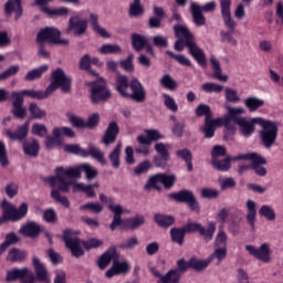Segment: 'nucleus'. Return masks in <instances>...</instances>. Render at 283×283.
Here are the masks:
<instances>
[{
    "instance_id": "f8f14e48",
    "label": "nucleus",
    "mask_w": 283,
    "mask_h": 283,
    "mask_svg": "<svg viewBox=\"0 0 283 283\" xmlns=\"http://www.w3.org/2000/svg\"><path fill=\"white\" fill-rule=\"evenodd\" d=\"M232 160H251V168L254 170L256 176L264 177L266 176V168L263 165H266V158L258 153H245L240 154L232 158Z\"/></svg>"
},
{
    "instance_id": "774afa93",
    "label": "nucleus",
    "mask_w": 283,
    "mask_h": 283,
    "mask_svg": "<svg viewBox=\"0 0 283 283\" xmlns=\"http://www.w3.org/2000/svg\"><path fill=\"white\" fill-rule=\"evenodd\" d=\"M163 96L164 105L167 107V109H170V112H178V104H176V99L168 94H163Z\"/></svg>"
},
{
    "instance_id": "13d9d810",
    "label": "nucleus",
    "mask_w": 283,
    "mask_h": 283,
    "mask_svg": "<svg viewBox=\"0 0 283 283\" xmlns=\"http://www.w3.org/2000/svg\"><path fill=\"white\" fill-rule=\"evenodd\" d=\"M51 198H53L55 202H60L62 207L70 209V200H67V197L61 196V191H59L57 189H53L51 191Z\"/></svg>"
},
{
    "instance_id": "c9c22d12",
    "label": "nucleus",
    "mask_w": 283,
    "mask_h": 283,
    "mask_svg": "<svg viewBox=\"0 0 283 283\" xmlns=\"http://www.w3.org/2000/svg\"><path fill=\"white\" fill-rule=\"evenodd\" d=\"M149 43V39L145 35L134 33L132 35V45L136 52H140L142 50H145V45Z\"/></svg>"
},
{
    "instance_id": "6e6d98bb",
    "label": "nucleus",
    "mask_w": 283,
    "mask_h": 283,
    "mask_svg": "<svg viewBox=\"0 0 283 283\" xmlns=\"http://www.w3.org/2000/svg\"><path fill=\"white\" fill-rule=\"evenodd\" d=\"M212 166L218 171H229V169H231V158L228 157L223 160L213 159Z\"/></svg>"
},
{
    "instance_id": "338daca9",
    "label": "nucleus",
    "mask_w": 283,
    "mask_h": 283,
    "mask_svg": "<svg viewBox=\"0 0 283 283\" xmlns=\"http://www.w3.org/2000/svg\"><path fill=\"white\" fill-rule=\"evenodd\" d=\"M19 73V65H12L7 69L4 72L0 73V81H8V78H12L15 74Z\"/></svg>"
},
{
    "instance_id": "2f4dec72",
    "label": "nucleus",
    "mask_w": 283,
    "mask_h": 283,
    "mask_svg": "<svg viewBox=\"0 0 283 283\" xmlns=\"http://www.w3.org/2000/svg\"><path fill=\"white\" fill-rule=\"evenodd\" d=\"M123 150V143L118 142L115 148L108 154V160L113 169H118L120 167V151Z\"/></svg>"
},
{
    "instance_id": "2eb2a0df",
    "label": "nucleus",
    "mask_w": 283,
    "mask_h": 283,
    "mask_svg": "<svg viewBox=\"0 0 283 283\" xmlns=\"http://www.w3.org/2000/svg\"><path fill=\"white\" fill-rule=\"evenodd\" d=\"M17 280H20V283H34L36 282V276L28 268H13L7 271L6 282L12 283L17 282Z\"/></svg>"
},
{
    "instance_id": "f257e3e1",
    "label": "nucleus",
    "mask_w": 283,
    "mask_h": 283,
    "mask_svg": "<svg viewBox=\"0 0 283 283\" xmlns=\"http://www.w3.org/2000/svg\"><path fill=\"white\" fill-rule=\"evenodd\" d=\"M81 171H84L86 180H95L98 178V170L90 164H82L77 167L64 168L60 166L55 168V176L46 178L50 187H57L59 191L67 193L73 185V178H81Z\"/></svg>"
},
{
    "instance_id": "c03bdc74",
    "label": "nucleus",
    "mask_w": 283,
    "mask_h": 283,
    "mask_svg": "<svg viewBox=\"0 0 283 283\" xmlns=\"http://www.w3.org/2000/svg\"><path fill=\"white\" fill-rule=\"evenodd\" d=\"M99 54L107 55V54H123V49L118 44H103L98 49Z\"/></svg>"
},
{
    "instance_id": "c756f323",
    "label": "nucleus",
    "mask_w": 283,
    "mask_h": 283,
    "mask_svg": "<svg viewBox=\"0 0 283 283\" xmlns=\"http://www.w3.org/2000/svg\"><path fill=\"white\" fill-rule=\"evenodd\" d=\"M88 21L92 25L93 31H95L96 34L102 36L103 39H109L112 35L107 30L98 23V15L96 13H91Z\"/></svg>"
},
{
    "instance_id": "f3484780",
    "label": "nucleus",
    "mask_w": 283,
    "mask_h": 283,
    "mask_svg": "<svg viewBox=\"0 0 283 283\" xmlns=\"http://www.w3.org/2000/svg\"><path fill=\"white\" fill-rule=\"evenodd\" d=\"M87 32V20L81 19L78 15H73L69 19L66 34H74V36H83Z\"/></svg>"
},
{
    "instance_id": "ea45409f",
    "label": "nucleus",
    "mask_w": 283,
    "mask_h": 283,
    "mask_svg": "<svg viewBox=\"0 0 283 283\" xmlns=\"http://www.w3.org/2000/svg\"><path fill=\"white\" fill-rule=\"evenodd\" d=\"M48 70H49L48 64H44L38 69H33L27 73V75L24 76V81H29V82L36 81V78H41V76H43V74H45Z\"/></svg>"
},
{
    "instance_id": "8fccbe9b",
    "label": "nucleus",
    "mask_w": 283,
    "mask_h": 283,
    "mask_svg": "<svg viewBox=\"0 0 283 283\" xmlns=\"http://www.w3.org/2000/svg\"><path fill=\"white\" fill-rule=\"evenodd\" d=\"M129 17H142L145 14V7L140 3V0H134L133 3L129 4Z\"/></svg>"
},
{
    "instance_id": "7ed1b4c3",
    "label": "nucleus",
    "mask_w": 283,
    "mask_h": 283,
    "mask_svg": "<svg viewBox=\"0 0 283 283\" xmlns=\"http://www.w3.org/2000/svg\"><path fill=\"white\" fill-rule=\"evenodd\" d=\"M63 240L65 247L69 248L73 258H81L85 255L83 251V245L87 250L90 249H98V247H103V241L98 239H90L88 241H81L78 237H76V232L73 230L66 229L64 230Z\"/></svg>"
},
{
    "instance_id": "bf43d9fd",
    "label": "nucleus",
    "mask_w": 283,
    "mask_h": 283,
    "mask_svg": "<svg viewBox=\"0 0 283 283\" xmlns=\"http://www.w3.org/2000/svg\"><path fill=\"white\" fill-rule=\"evenodd\" d=\"M196 116H205L206 119L205 120H211L212 118V114H211V107L207 104H200L197 108H196Z\"/></svg>"
},
{
    "instance_id": "58836bf2",
    "label": "nucleus",
    "mask_w": 283,
    "mask_h": 283,
    "mask_svg": "<svg viewBox=\"0 0 283 283\" xmlns=\"http://www.w3.org/2000/svg\"><path fill=\"white\" fill-rule=\"evenodd\" d=\"M216 233V222L211 221L208 223V228L201 226L199 234L206 242H211L213 240V234Z\"/></svg>"
},
{
    "instance_id": "cd10ccee",
    "label": "nucleus",
    "mask_w": 283,
    "mask_h": 283,
    "mask_svg": "<svg viewBox=\"0 0 283 283\" xmlns=\"http://www.w3.org/2000/svg\"><path fill=\"white\" fill-rule=\"evenodd\" d=\"M19 233H22L25 238H39V233H41V226L34 221H30L19 230Z\"/></svg>"
},
{
    "instance_id": "20e7f679",
    "label": "nucleus",
    "mask_w": 283,
    "mask_h": 283,
    "mask_svg": "<svg viewBox=\"0 0 283 283\" xmlns=\"http://www.w3.org/2000/svg\"><path fill=\"white\" fill-rule=\"evenodd\" d=\"M260 125L259 140L263 149L271 150L277 145V136L280 135V123L269 119H254Z\"/></svg>"
},
{
    "instance_id": "5fc2aeb1",
    "label": "nucleus",
    "mask_w": 283,
    "mask_h": 283,
    "mask_svg": "<svg viewBox=\"0 0 283 283\" xmlns=\"http://www.w3.org/2000/svg\"><path fill=\"white\" fill-rule=\"evenodd\" d=\"M45 14H48V17H67V14H70V9H67L66 7H61V8H49V9H44Z\"/></svg>"
},
{
    "instance_id": "f704fd0d",
    "label": "nucleus",
    "mask_w": 283,
    "mask_h": 283,
    "mask_svg": "<svg viewBox=\"0 0 283 283\" xmlns=\"http://www.w3.org/2000/svg\"><path fill=\"white\" fill-rule=\"evenodd\" d=\"M243 103L249 112H258L260 107H264V99L255 96L247 97Z\"/></svg>"
},
{
    "instance_id": "0eeeda50",
    "label": "nucleus",
    "mask_w": 283,
    "mask_h": 283,
    "mask_svg": "<svg viewBox=\"0 0 283 283\" xmlns=\"http://www.w3.org/2000/svg\"><path fill=\"white\" fill-rule=\"evenodd\" d=\"M52 83L46 87L44 91V94H46V98L49 96H52L59 87H61L62 92L65 94L70 93L72 90V78L65 75V72H63L61 69H56L52 73Z\"/></svg>"
},
{
    "instance_id": "bb28decb",
    "label": "nucleus",
    "mask_w": 283,
    "mask_h": 283,
    "mask_svg": "<svg viewBox=\"0 0 283 283\" xmlns=\"http://www.w3.org/2000/svg\"><path fill=\"white\" fill-rule=\"evenodd\" d=\"M223 125L222 119H205V126L201 128L205 138H213L216 134V127Z\"/></svg>"
},
{
    "instance_id": "49530a36",
    "label": "nucleus",
    "mask_w": 283,
    "mask_h": 283,
    "mask_svg": "<svg viewBox=\"0 0 283 283\" xmlns=\"http://www.w3.org/2000/svg\"><path fill=\"white\" fill-rule=\"evenodd\" d=\"M160 86L174 92L178 87V82L170 74H165L160 80Z\"/></svg>"
},
{
    "instance_id": "603ef678",
    "label": "nucleus",
    "mask_w": 283,
    "mask_h": 283,
    "mask_svg": "<svg viewBox=\"0 0 283 283\" xmlns=\"http://www.w3.org/2000/svg\"><path fill=\"white\" fill-rule=\"evenodd\" d=\"M210 262L218 260V264H221L223 260H227V248H214L213 253L208 258Z\"/></svg>"
},
{
    "instance_id": "6ab92c4d",
    "label": "nucleus",
    "mask_w": 283,
    "mask_h": 283,
    "mask_svg": "<svg viewBox=\"0 0 283 283\" xmlns=\"http://www.w3.org/2000/svg\"><path fill=\"white\" fill-rule=\"evenodd\" d=\"M120 133V128L116 122H111L104 133L102 138V144L105 147H109V145H114L116 143V138H118V134Z\"/></svg>"
},
{
    "instance_id": "a18cd8bd",
    "label": "nucleus",
    "mask_w": 283,
    "mask_h": 283,
    "mask_svg": "<svg viewBox=\"0 0 283 283\" xmlns=\"http://www.w3.org/2000/svg\"><path fill=\"white\" fill-rule=\"evenodd\" d=\"M271 249L269 244H261L260 249L256 250V260H261L262 262H271Z\"/></svg>"
},
{
    "instance_id": "f03ea898",
    "label": "nucleus",
    "mask_w": 283,
    "mask_h": 283,
    "mask_svg": "<svg viewBox=\"0 0 283 283\" xmlns=\"http://www.w3.org/2000/svg\"><path fill=\"white\" fill-rule=\"evenodd\" d=\"M174 32L179 41L185 42L190 56H192L201 67H205L207 65V55H205V51L196 43V36L189 31V28L182 24H176Z\"/></svg>"
},
{
    "instance_id": "37998d69",
    "label": "nucleus",
    "mask_w": 283,
    "mask_h": 283,
    "mask_svg": "<svg viewBox=\"0 0 283 283\" xmlns=\"http://www.w3.org/2000/svg\"><path fill=\"white\" fill-rule=\"evenodd\" d=\"M71 186H73L74 192L83 191L88 198H94L96 196V191H94V186L92 185H85L83 182L74 184L73 181V185Z\"/></svg>"
},
{
    "instance_id": "dca6fc26",
    "label": "nucleus",
    "mask_w": 283,
    "mask_h": 283,
    "mask_svg": "<svg viewBox=\"0 0 283 283\" xmlns=\"http://www.w3.org/2000/svg\"><path fill=\"white\" fill-rule=\"evenodd\" d=\"M169 197L172 198V200H176V202H184L185 205H188L190 211L200 213V203L191 190H180L169 195Z\"/></svg>"
},
{
    "instance_id": "4468645a",
    "label": "nucleus",
    "mask_w": 283,
    "mask_h": 283,
    "mask_svg": "<svg viewBox=\"0 0 283 283\" xmlns=\"http://www.w3.org/2000/svg\"><path fill=\"white\" fill-rule=\"evenodd\" d=\"M90 85L91 102L95 105H98L99 103H106V101H109V98H112V92L108 91L105 81L101 80L92 82Z\"/></svg>"
},
{
    "instance_id": "4c0bfd02",
    "label": "nucleus",
    "mask_w": 283,
    "mask_h": 283,
    "mask_svg": "<svg viewBox=\"0 0 283 283\" xmlns=\"http://www.w3.org/2000/svg\"><path fill=\"white\" fill-rule=\"evenodd\" d=\"M176 156L186 163L188 171H193V164L191 163V160H193V155L189 149H179L176 151Z\"/></svg>"
},
{
    "instance_id": "9b49d317",
    "label": "nucleus",
    "mask_w": 283,
    "mask_h": 283,
    "mask_svg": "<svg viewBox=\"0 0 283 283\" xmlns=\"http://www.w3.org/2000/svg\"><path fill=\"white\" fill-rule=\"evenodd\" d=\"M216 1H210L202 7L197 2L190 3V14L192 17V22L197 28H202V25H207V18L202 12H214L217 8Z\"/></svg>"
},
{
    "instance_id": "a878e982",
    "label": "nucleus",
    "mask_w": 283,
    "mask_h": 283,
    "mask_svg": "<svg viewBox=\"0 0 283 283\" xmlns=\"http://www.w3.org/2000/svg\"><path fill=\"white\" fill-rule=\"evenodd\" d=\"M258 119H263L262 117H253L251 120H242L240 124H238L239 129L245 138H249L255 132V125H258Z\"/></svg>"
},
{
    "instance_id": "423d86ee",
    "label": "nucleus",
    "mask_w": 283,
    "mask_h": 283,
    "mask_svg": "<svg viewBox=\"0 0 283 283\" xmlns=\"http://www.w3.org/2000/svg\"><path fill=\"white\" fill-rule=\"evenodd\" d=\"M109 262H113V266L106 271V277H114V275H120V273H127L129 271V263L119 262L118 261V252H116V248H109L98 261L99 269H107L109 266Z\"/></svg>"
},
{
    "instance_id": "4be33fe9",
    "label": "nucleus",
    "mask_w": 283,
    "mask_h": 283,
    "mask_svg": "<svg viewBox=\"0 0 283 283\" xmlns=\"http://www.w3.org/2000/svg\"><path fill=\"white\" fill-rule=\"evenodd\" d=\"M32 264L34 266L38 280H40V282L50 283V274L48 273V269H45V265L36 258V255L32 256Z\"/></svg>"
},
{
    "instance_id": "39448f33",
    "label": "nucleus",
    "mask_w": 283,
    "mask_h": 283,
    "mask_svg": "<svg viewBox=\"0 0 283 283\" xmlns=\"http://www.w3.org/2000/svg\"><path fill=\"white\" fill-rule=\"evenodd\" d=\"M108 209L112 211V213H114L113 221L109 226L111 231H116L118 227L120 229L136 231V229H140V227L145 224V217L140 214L123 220V206L120 205H111L108 206Z\"/></svg>"
},
{
    "instance_id": "412c9836",
    "label": "nucleus",
    "mask_w": 283,
    "mask_h": 283,
    "mask_svg": "<svg viewBox=\"0 0 283 283\" xmlns=\"http://www.w3.org/2000/svg\"><path fill=\"white\" fill-rule=\"evenodd\" d=\"M132 94H129L128 98L132 101H136V103H144L146 98L145 87L138 80H132L130 82Z\"/></svg>"
},
{
    "instance_id": "79ce46f5",
    "label": "nucleus",
    "mask_w": 283,
    "mask_h": 283,
    "mask_svg": "<svg viewBox=\"0 0 283 283\" xmlns=\"http://www.w3.org/2000/svg\"><path fill=\"white\" fill-rule=\"evenodd\" d=\"M210 63L213 67L214 78H217V81H221L223 83H227V81H229V75H222V69L220 67V62H218L216 56L212 55L210 57Z\"/></svg>"
},
{
    "instance_id": "b1692460",
    "label": "nucleus",
    "mask_w": 283,
    "mask_h": 283,
    "mask_svg": "<svg viewBox=\"0 0 283 283\" xmlns=\"http://www.w3.org/2000/svg\"><path fill=\"white\" fill-rule=\"evenodd\" d=\"M30 129V122L24 123L19 126L17 132H11L10 129L6 130V136L11 140H25L28 138V132Z\"/></svg>"
},
{
    "instance_id": "e2e57ef3",
    "label": "nucleus",
    "mask_w": 283,
    "mask_h": 283,
    "mask_svg": "<svg viewBox=\"0 0 283 283\" xmlns=\"http://www.w3.org/2000/svg\"><path fill=\"white\" fill-rule=\"evenodd\" d=\"M31 133L33 136H40V138H43L48 136V127L44 124L35 123L31 127Z\"/></svg>"
},
{
    "instance_id": "3c124183",
    "label": "nucleus",
    "mask_w": 283,
    "mask_h": 283,
    "mask_svg": "<svg viewBox=\"0 0 283 283\" xmlns=\"http://www.w3.org/2000/svg\"><path fill=\"white\" fill-rule=\"evenodd\" d=\"M180 282V270H170L163 277L161 283H178Z\"/></svg>"
},
{
    "instance_id": "6e6552de",
    "label": "nucleus",
    "mask_w": 283,
    "mask_h": 283,
    "mask_svg": "<svg viewBox=\"0 0 283 283\" xmlns=\"http://www.w3.org/2000/svg\"><path fill=\"white\" fill-rule=\"evenodd\" d=\"M3 219H0V224L10 220L11 222H19L28 216V203L23 202L17 209L8 200H3L1 203Z\"/></svg>"
},
{
    "instance_id": "5701e85b",
    "label": "nucleus",
    "mask_w": 283,
    "mask_h": 283,
    "mask_svg": "<svg viewBox=\"0 0 283 283\" xmlns=\"http://www.w3.org/2000/svg\"><path fill=\"white\" fill-rule=\"evenodd\" d=\"M130 85L132 83H129V78H127V76L117 74L115 80V87L123 98H129V92H127V90H129Z\"/></svg>"
},
{
    "instance_id": "4d7b16f0",
    "label": "nucleus",
    "mask_w": 283,
    "mask_h": 283,
    "mask_svg": "<svg viewBox=\"0 0 283 283\" xmlns=\"http://www.w3.org/2000/svg\"><path fill=\"white\" fill-rule=\"evenodd\" d=\"M229 237L227 235V232L224 230H219L214 238V248H221V249H227V240Z\"/></svg>"
},
{
    "instance_id": "0e129e2a",
    "label": "nucleus",
    "mask_w": 283,
    "mask_h": 283,
    "mask_svg": "<svg viewBox=\"0 0 283 283\" xmlns=\"http://www.w3.org/2000/svg\"><path fill=\"white\" fill-rule=\"evenodd\" d=\"M203 92H207L208 94H211L212 92H216V94H220V92H222V90H224V86L217 84V83H205L201 86Z\"/></svg>"
},
{
    "instance_id": "ddd939ff",
    "label": "nucleus",
    "mask_w": 283,
    "mask_h": 283,
    "mask_svg": "<svg viewBox=\"0 0 283 283\" xmlns=\"http://www.w3.org/2000/svg\"><path fill=\"white\" fill-rule=\"evenodd\" d=\"M176 184V175H165V174H157L151 176L147 184L145 185L146 191H149L150 189H157L160 191L163 189V186L165 189H171L174 185Z\"/></svg>"
},
{
    "instance_id": "c85d7f7f",
    "label": "nucleus",
    "mask_w": 283,
    "mask_h": 283,
    "mask_svg": "<svg viewBox=\"0 0 283 283\" xmlns=\"http://www.w3.org/2000/svg\"><path fill=\"white\" fill-rule=\"evenodd\" d=\"M245 207L248 209V213H247V222L248 224H250L252 231H255V218L258 216V208L255 205V201L249 199L245 203Z\"/></svg>"
},
{
    "instance_id": "72a5a7b5",
    "label": "nucleus",
    "mask_w": 283,
    "mask_h": 283,
    "mask_svg": "<svg viewBox=\"0 0 283 283\" xmlns=\"http://www.w3.org/2000/svg\"><path fill=\"white\" fill-rule=\"evenodd\" d=\"M185 235H187V232L185 231L184 227L170 229L171 242L178 244L179 247H182L185 244Z\"/></svg>"
},
{
    "instance_id": "a211bd4d",
    "label": "nucleus",
    "mask_w": 283,
    "mask_h": 283,
    "mask_svg": "<svg viewBox=\"0 0 283 283\" xmlns=\"http://www.w3.org/2000/svg\"><path fill=\"white\" fill-rule=\"evenodd\" d=\"M228 113L226 114L224 117L220 118L221 123L226 126L229 127V123L232 122L234 125H239L242 120H244L247 117H242L247 113L244 107L239 106V107H227Z\"/></svg>"
},
{
    "instance_id": "a19ab883",
    "label": "nucleus",
    "mask_w": 283,
    "mask_h": 283,
    "mask_svg": "<svg viewBox=\"0 0 283 283\" xmlns=\"http://www.w3.org/2000/svg\"><path fill=\"white\" fill-rule=\"evenodd\" d=\"M20 240L21 239L19 238V235H17V233L14 232L8 233L6 235L4 242L0 244V255H3V253H6V251L8 250V247H12V244H17V242H19Z\"/></svg>"
},
{
    "instance_id": "e433bc0d",
    "label": "nucleus",
    "mask_w": 283,
    "mask_h": 283,
    "mask_svg": "<svg viewBox=\"0 0 283 283\" xmlns=\"http://www.w3.org/2000/svg\"><path fill=\"white\" fill-rule=\"evenodd\" d=\"M29 114L33 120H42L48 116V112L41 108L36 103L29 104Z\"/></svg>"
},
{
    "instance_id": "473e14b6",
    "label": "nucleus",
    "mask_w": 283,
    "mask_h": 283,
    "mask_svg": "<svg viewBox=\"0 0 283 283\" xmlns=\"http://www.w3.org/2000/svg\"><path fill=\"white\" fill-rule=\"evenodd\" d=\"M39 140L32 139L23 143V151L27 156H31V158H36L39 156Z\"/></svg>"
},
{
    "instance_id": "1a4fd4ad",
    "label": "nucleus",
    "mask_w": 283,
    "mask_h": 283,
    "mask_svg": "<svg viewBox=\"0 0 283 283\" xmlns=\"http://www.w3.org/2000/svg\"><path fill=\"white\" fill-rule=\"evenodd\" d=\"M64 151H67V154H75V156H82V158L92 156V158H95V160H97V163L101 165H107V160H105V154H103L101 148L96 146H90L88 150H85L77 144H67L64 145Z\"/></svg>"
},
{
    "instance_id": "9d476101",
    "label": "nucleus",
    "mask_w": 283,
    "mask_h": 283,
    "mask_svg": "<svg viewBox=\"0 0 283 283\" xmlns=\"http://www.w3.org/2000/svg\"><path fill=\"white\" fill-rule=\"evenodd\" d=\"M36 43H50L51 45H70V40L61 39V31L53 27L41 29L36 35Z\"/></svg>"
},
{
    "instance_id": "052dcab7",
    "label": "nucleus",
    "mask_w": 283,
    "mask_h": 283,
    "mask_svg": "<svg viewBox=\"0 0 283 283\" xmlns=\"http://www.w3.org/2000/svg\"><path fill=\"white\" fill-rule=\"evenodd\" d=\"M11 114H13L14 118L19 120H23L25 116H28V111L23 104L12 105Z\"/></svg>"
},
{
    "instance_id": "de8ad7c7",
    "label": "nucleus",
    "mask_w": 283,
    "mask_h": 283,
    "mask_svg": "<svg viewBox=\"0 0 283 283\" xmlns=\"http://www.w3.org/2000/svg\"><path fill=\"white\" fill-rule=\"evenodd\" d=\"M211 264V259L206 260H198V259H190L189 260V266L190 269H195V271H205L207 266Z\"/></svg>"
},
{
    "instance_id": "680f3d73",
    "label": "nucleus",
    "mask_w": 283,
    "mask_h": 283,
    "mask_svg": "<svg viewBox=\"0 0 283 283\" xmlns=\"http://www.w3.org/2000/svg\"><path fill=\"white\" fill-rule=\"evenodd\" d=\"M166 54H168L170 59H175V61H177V63H180V65H185L186 67H191V60L189 57L185 55L175 54L171 51H166Z\"/></svg>"
},
{
    "instance_id": "09e8293b",
    "label": "nucleus",
    "mask_w": 283,
    "mask_h": 283,
    "mask_svg": "<svg viewBox=\"0 0 283 283\" xmlns=\"http://www.w3.org/2000/svg\"><path fill=\"white\" fill-rule=\"evenodd\" d=\"M224 96L228 103L237 104V103H240V101H242V97H240L238 90L232 87H226Z\"/></svg>"
},
{
    "instance_id": "aec40b11",
    "label": "nucleus",
    "mask_w": 283,
    "mask_h": 283,
    "mask_svg": "<svg viewBox=\"0 0 283 283\" xmlns=\"http://www.w3.org/2000/svg\"><path fill=\"white\" fill-rule=\"evenodd\" d=\"M4 14L6 17H11L14 14V20L19 21L23 17V6L21 0H8L4 3Z\"/></svg>"
},
{
    "instance_id": "69168bd1",
    "label": "nucleus",
    "mask_w": 283,
    "mask_h": 283,
    "mask_svg": "<svg viewBox=\"0 0 283 283\" xmlns=\"http://www.w3.org/2000/svg\"><path fill=\"white\" fill-rule=\"evenodd\" d=\"M151 168V161L144 160L139 163L136 168L134 169L135 176H143V174H147Z\"/></svg>"
},
{
    "instance_id": "864d4df0",
    "label": "nucleus",
    "mask_w": 283,
    "mask_h": 283,
    "mask_svg": "<svg viewBox=\"0 0 283 283\" xmlns=\"http://www.w3.org/2000/svg\"><path fill=\"white\" fill-rule=\"evenodd\" d=\"M259 216L265 218V220H269L270 222H273V220H275V210L271 208V206L264 205L261 206Z\"/></svg>"
},
{
    "instance_id": "7c9ffc66",
    "label": "nucleus",
    "mask_w": 283,
    "mask_h": 283,
    "mask_svg": "<svg viewBox=\"0 0 283 283\" xmlns=\"http://www.w3.org/2000/svg\"><path fill=\"white\" fill-rule=\"evenodd\" d=\"M154 221L158 227H161V229H169V227H172V224L176 223V217L171 214L156 213L154 216Z\"/></svg>"
},
{
    "instance_id": "393cba45",
    "label": "nucleus",
    "mask_w": 283,
    "mask_h": 283,
    "mask_svg": "<svg viewBox=\"0 0 283 283\" xmlns=\"http://www.w3.org/2000/svg\"><path fill=\"white\" fill-rule=\"evenodd\" d=\"M28 259V251L21 250L18 248H12L9 250L6 261L13 264H21L24 260Z\"/></svg>"
}]
</instances>
